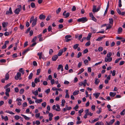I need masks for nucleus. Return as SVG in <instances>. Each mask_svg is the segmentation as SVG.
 <instances>
[{
	"label": "nucleus",
	"instance_id": "nucleus-1",
	"mask_svg": "<svg viewBox=\"0 0 125 125\" xmlns=\"http://www.w3.org/2000/svg\"><path fill=\"white\" fill-rule=\"evenodd\" d=\"M88 20L86 17H83L78 19L77 21L78 22H81L82 23H84Z\"/></svg>",
	"mask_w": 125,
	"mask_h": 125
},
{
	"label": "nucleus",
	"instance_id": "nucleus-2",
	"mask_svg": "<svg viewBox=\"0 0 125 125\" xmlns=\"http://www.w3.org/2000/svg\"><path fill=\"white\" fill-rule=\"evenodd\" d=\"M96 5H94L93 7V12H98L100 10L101 8V5H100L96 9Z\"/></svg>",
	"mask_w": 125,
	"mask_h": 125
},
{
	"label": "nucleus",
	"instance_id": "nucleus-3",
	"mask_svg": "<svg viewBox=\"0 0 125 125\" xmlns=\"http://www.w3.org/2000/svg\"><path fill=\"white\" fill-rule=\"evenodd\" d=\"M21 74L20 72H18L16 75V80H21L22 79V78L21 77Z\"/></svg>",
	"mask_w": 125,
	"mask_h": 125
},
{
	"label": "nucleus",
	"instance_id": "nucleus-4",
	"mask_svg": "<svg viewBox=\"0 0 125 125\" xmlns=\"http://www.w3.org/2000/svg\"><path fill=\"white\" fill-rule=\"evenodd\" d=\"M18 8L16 9V14H18L21 10V5L18 6Z\"/></svg>",
	"mask_w": 125,
	"mask_h": 125
},
{
	"label": "nucleus",
	"instance_id": "nucleus-5",
	"mask_svg": "<svg viewBox=\"0 0 125 125\" xmlns=\"http://www.w3.org/2000/svg\"><path fill=\"white\" fill-rule=\"evenodd\" d=\"M66 11H65L62 14L63 15L65 16L64 18H65L68 17L70 15V13H69L67 12L66 14Z\"/></svg>",
	"mask_w": 125,
	"mask_h": 125
},
{
	"label": "nucleus",
	"instance_id": "nucleus-6",
	"mask_svg": "<svg viewBox=\"0 0 125 125\" xmlns=\"http://www.w3.org/2000/svg\"><path fill=\"white\" fill-rule=\"evenodd\" d=\"M37 21V17H36L34 19V20L33 21L32 23V27H34L36 25Z\"/></svg>",
	"mask_w": 125,
	"mask_h": 125
},
{
	"label": "nucleus",
	"instance_id": "nucleus-7",
	"mask_svg": "<svg viewBox=\"0 0 125 125\" xmlns=\"http://www.w3.org/2000/svg\"><path fill=\"white\" fill-rule=\"evenodd\" d=\"M12 14V12L11 10V7L9 8V10L6 11V14L8 15H9Z\"/></svg>",
	"mask_w": 125,
	"mask_h": 125
},
{
	"label": "nucleus",
	"instance_id": "nucleus-8",
	"mask_svg": "<svg viewBox=\"0 0 125 125\" xmlns=\"http://www.w3.org/2000/svg\"><path fill=\"white\" fill-rule=\"evenodd\" d=\"M72 37L70 35H67L65 36V38L66 39V42H68L70 41L71 39H69V38H71Z\"/></svg>",
	"mask_w": 125,
	"mask_h": 125
},
{
	"label": "nucleus",
	"instance_id": "nucleus-9",
	"mask_svg": "<svg viewBox=\"0 0 125 125\" xmlns=\"http://www.w3.org/2000/svg\"><path fill=\"white\" fill-rule=\"evenodd\" d=\"M112 57H109L107 58L105 57V62H110L112 61Z\"/></svg>",
	"mask_w": 125,
	"mask_h": 125
},
{
	"label": "nucleus",
	"instance_id": "nucleus-10",
	"mask_svg": "<svg viewBox=\"0 0 125 125\" xmlns=\"http://www.w3.org/2000/svg\"><path fill=\"white\" fill-rule=\"evenodd\" d=\"M115 119H113L111 120L109 123H108V122L106 121V122L107 124V125H111L115 122Z\"/></svg>",
	"mask_w": 125,
	"mask_h": 125
},
{
	"label": "nucleus",
	"instance_id": "nucleus-11",
	"mask_svg": "<svg viewBox=\"0 0 125 125\" xmlns=\"http://www.w3.org/2000/svg\"><path fill=\"white\" fill-rule=\"evenodd\" d=\"M58 56L57 55H55L53 56L52 58V60L53 61H55L58 58Z\"/></svg>",
	"mask_w": 125,
	"mask_h": 125
},
{
	"label": "nucleus",
	"instance_id": "nucleus-12",
	"mask_svg": "<svg viewBox=\"0 0 125 125\" xmlns=\"http://www.w3.org/2000/svg\"><path fill=\"white\" fill-rule=\"evenodd\" d=\"M45 15L42 14L40 15L39 18L40 20H44L45 19Z\"/></svg>",
	"mask_w": 125,
	"mask_h": 125
},
{
	"label": "nucleus",
	"instance_id": "nucleus-13",
	"mask_svg": "<svg viewBox=\"0 0 125 125\" xmlns=\"http://www.w3.org/2000/svg\"><path fill=\"white\" fill-rule=\"evenodd\" d=\"M53 115L51 113H50L49 114V120L50 121H51L52 119V117L53 116Z\"/></svg>",
	"mask_w": 125,
	"mask_h": 125
},
{
	"label": "nucleus",
	"instance_id": "nucleus-14",
	"mask_svg": "<svg viewBox=\"0 0 125 125\" xmlns=\"http://www.w3.org/2000/svg\"><path fill=\"white\" fill-rule=\"evenodd\" d=\"M100 94V93H94L93 95L95 96V98L97 99L98 98Z\"/></svg>",
	"mask_w": 125,
	"mask_h": 125
},
{
	"label": "nucleus",
	"instance_id": "nucleus-15",
	"mask_svg": "<svg viewBox=\"0 0 125 125\" xmlns=\"http://www.w3.org/2000/svg\"><path fill=\"white\" fill-rule=\"evenodd\" d=\"M63 51L62 49L60 50L58 52L57 55H58V56H61L63 53Z\"/></svg>",
	"mask_w": 125,
	"mask_h": 125
},
{
	"label": "nucleus",
	"instance_id": "nucleus-16",
	"mask_svg": "<svg viewBox=\"0 0 125 125\" xmlns=\"http://www.w3.org/2000/svg\"><path fill=\"white\" fill-rule=\"evenodd\" d=\"M42 99H40L36 100L35 101V102L37 103H40L41 102H42Z\"/></svg>",
	"mask_w": 125,
	"mask_h": 125
},
{
	"label": "nucleus",
	"instance_id": "nucleus-17",
	"mask_svg": "<svg viewBox=\"0 0 125 125\" xmlns=\"http://www.w3.org/2000/svg\"><path fill=\"white\" fill-rule=\"evenodd\" d=\"M21 115L22 116H23L24 119L27 120H28L30 119V118L29 117L26 116L24 115L23 114H21Z\"/></svg>",
	"mask_w": 125,
	"mask_h": 125
},
{
	"label": "nucleus",
	"instance_id": "nucleus-18",
	"mask_svg": "<svg viewBox=\"0 0 125 125\" xmlns=\"http://www.w3.org/2000/svg\"><path fill=\"white\" fill-rule=\"evenodd\" d=\"M116 93L115 92H110V95L112 97H114L116 94Z\"/></svg>",
	"mask_w": 125,
	"mask_h": 125
},
{
	"label": "nucleus",
	"instance_id": "nucleus-19",
	"mask_svg": "<svg viewBox=\"0 0 125 125\" xmlns=\"http://www.w3.org/2000/svg\"><path fill=\"white\" fill-rule=\"evenodd\" d=\"M92 34L91 33H89L88 34V36L87 37L86 39L88 41L90 40V38L91 37Z\"/></svg>",
	"mask_w": 125,
	"mask_h": 125
},
{
	"label": "nucleus",
	"instance_id": "nucleus-20",
	"mask_svg": "<svg viewBox=\"0 0 125 125\" xmlns=\"http://www.w3.org/2000/svg\"><path fill=\"white\" fill-rule=\"evenodd\" d=\"M30 49L29 48H28L27 49H26L25 50H24L22 52V54H24L25 53H26L29 51H30Z\"/></svg>",
	"mask_w": 125,
	"mask_h": 125
},
{
	"label": "nucleus",
	"instance_id": "nucleus-21",
	"mask_svg": "<svg viewBox=\"0 0 125 125\" xmlns=\"http://www.w3.org/2000/svg\"><path fill=\"white\" fill-rule=\"evenodd\" d=\"M79 93V90L74 91L73 93V94L74 95H75L78 94Z\"/></svg>",
	"mask_w": 125,
	"mask_h": 125
},
{
	"label": "nucleus",
	"instance_id": "nucleus-22",
	"mask_svg": "<svg viewBox=\"0 0 125 125\" xmlns=\"http://www.w3.org/2000/svg\"><path fill=\"white\" fill-rule=\"evenodd\" d=\"M9 72L7 73L5 76V79L6 80H7L9 78Z\"/></svg>",
	"mask_w": 125,
	"mask_h": 125
},
{
	"label": "nucleus",
	"instance_id": "nucleus-23",
	"mask_svg": "<svg viewBox=\"0 0 125 125\" xmlns=\"http://www.w3.org/2000/svg\"><path fill=\"white\" fill-rule=\"evenodd\" d=\"M19 72L21 73L22 75H23L24 73V70H23L22 68H20L19 70Z\"/></svg>",
	"mask_w": 125,
	"mask_h": 125
},
{
	"label": "nucleus",
	"instance_id": "nucleus-24",
	"mask_svg": "<svg viewBox=\"0 0 125 125\" xmlns=\"http://www.w3.org/2000/svg\"><path fill=\"white\" fill-rule=\"evenodd\" d=\"M33 76V73H31L28 76V77L29 79L31 80V79Z\"/></svg>",
	"mask_w": 125,
	"mask_h": 125
},
{
	"label": "nucleus",
	"instance_id": "nucleus-25",
	"mask_svg": "<svg viewBox=\"0 0 125 125\" xmlns=\"http://www.w3.org/2000/svg\"><path fill=\"white\" fill-rule=\"evenodd\" d=\"M109 23L110 24L113 25V20L112 18H111L109 19Z\"/></svg>",
	"mask_w": 125,
	"mask_h": 125
},
{
	"label": "nucleus",
	"instance_id": "nucleus-26",
	"mask_svg": "<svg viewBox=\"0 0 125 125\" xmlns=\"http://www.w3.org/2000/svg\"><path fill=\"white\" fill-rule=\"evenodd\" d=\"M8 23L5 22H3L2 23V26L3 28L6 27Z\"/></svg>",
	"mask_w": 125,
	"mask_h": 125
},
{
	"label": "nucleus",
	"instance_id": "nucleus-27",
	"mask_svg": "<svg viewBox=\"0 0 125 125\" xmlns=\"http://www.w3.org/2000/svg\"><path fill=\"white\" fill-rule=\"evenodd\" d=\"M95 84H98L99 83L100 81L99 79H98L97 78H95Z\"/></svg>",
	"mask_w": 125,
	"mask_h": 125
},
{
	"label": "nucleus",
	"instance_id": "nucleus-28",
	"mask_svg": "<svg viewBox=\"0 0 125 125\" xmlns=\"http://www.w3.org/2000/svg\"><path fill=\"white\" fill-rule=\"evenodd\" d=\"M56 107L57 109H56V111H59L61 110L60 108V107L59 105L58 104H56Z\"/></svg>",
	"mask_w": 125,
	"mask_h": 125
},
{
	"label": "nucleus",
	"instance_id": "nucleus-29",
	"mask_svg": "<svg viewBox=\"0 0 125 125\" xmlns=\"http://www.w3.org/2000/svg\"><path fill=\"white\" fill-rule=\"evenodd\" d=\"M37 55H38L39 57V59L40 60L41 58H42V52H38L37 53Z\"/></svg>",
	"mask_w": 125,
	"mask_h": 125
},
{
	"label": "nucleus",
	"instance_id": "nucleus-30",
	"mask_svg": "<svg viewBox=\"0 0 125 125\" xmlns=\"http://www.w3.org/2000/svg\"><path fill=\"white\" fill-rule=\"evenodd\" d=\"M32 93L35 95H38V92L37 90H36L35 91H32Z\"/></svg>",
	"mask_w": 125,
	"mask_h": 125
},
{
	"label": "nucleus",
	"instance_id": "nucleus-31",
	"mask_svg": "<svg viewBox=\"0 0 125 125\" xmlns=\"http://www.w3.org/2000/svg\"><path fill=\"white\" fill-rule=\"evenodd\" d=\"M122 29L121 27H119L118 29V33L119 34L121 32H122Z\"/></svg>",
	"mask_w": 125,
	"mask_h": 125
},
{
	"label": "nucleus",
	"instance_id": "nucleus-32",
	"mask_svg": "<svg viewBox=\"0 0 125 125\" xmlns=\"http://www.w3.org/2000/svg\"><path fill=\"white\" fill-rule=\"evenodd\" d=\"M79 44H77L74 45L73 46V48L74 50L76 49L79 46Z\"/></svg>",
	"mask_w": 125,
	"mask_h": 125
},
{
	"label": "nucleus",
	"instance_id": "nucleus-33",
	"mask_svg": "<svg viewBox=\"0 0 125 125\" xmlns=\"http://www.w3.org/2000/svg\"><path fill=\"white\" fill-rule=\"evenodd\" d=\"M84 71V69L83 68H81L80 69V71L77 74V75H79L82 73Z\"/></svg>",
	"mask_w": 125,
	"mask_h": 125
},
{
	"label": "nucleus",
	"instance_id": "nucleus-34",
	"mask_svg": "<svg viewBox=\"0 0 125 125\" xmlns=\"http://www.w3.org/2000/svg\"><path fill=\"white\" fill-rule=\"evenodd\" d=\"M112 53L111 52H109L107 53V57L108 58L109 57H111V56H112Z\"/></svg>",
	"mask_w": 125,
	"mask_h": 125
},
{
	"label": "nucleus",
	"instance_id": "nucleus-35",
	"mask_svg": "<svg viewBox=\"0 0 125 125\" xmlns=\"http://www.w3.org/2000/svg\"><path fill=\"white\" fill-rule=\"evenodd\" d=\"M107 107L108 108V110L109 111H112V110L111 109V106L110 105L108 104L107 105Z\"/></svg>",
	"mask_w": 125,
	"mask_h": 125
},
{
	"label": "nucleus",
	"instance_id": "nucleus-36",
	"mask_svg": "<svg viewBox=\"0 0 125 125\" xmlns=\"http://www.w3.org/2000/svg\"><path fill=\"white\" fill-rule=\"evenodd\" d=\"M65 102V100L64 99H62V104H61V105L62 106H63L64 105Z\"/></svg>",
	"mask_w": 125,
	"mask_h": 125
},
{
	"label": "nucleus",
	"instance_id": "nucleus-37",
	"mask_svg": "<svg viewBox=\"0 0 125 125\" xmlns=\"http://www.w3.org/2000/svg\"><path fill=\"white\" fill-rule=\"evenodd\" d=\"M40 82V80L39 79H38L37 78H36L34 80V82L35 83H37L38 82Z\"/></svg>",
	"mask_w": 125,
	"mask_h": 125
},
{
	"label": "nucleus",
	"instance_id": "nucleus-38",
	"mask_svg": "<svg viewBox=\"0 0 125 125\" xmlns=\"http://www.w3.org/2000/svg\"><path fill=\"white\" fill-rule=\"evenodd\" d=\"M31 7L32 8H34L35 7V4L33 2L31 3Z\"/></svg>",
	"mask_w": 125,
	"mask_h": 125
},
{
	"label": "nucleus",
	"instance_id": "nucleus-39",
	"mask_svg": "<svg viewBox=\"0 0 125 125\" xmlns=\"http://www.w3.org/2000/svg\"><path fill=\"white\" fill-rule=\"evenodd\" d=\"M52 29V26H49L48 27L47 29L49 32H50V31L52 32V31H51Z\"/></svg>",
	"mask_w": 125,
	"mask_h": 125
},
{
	"label": "nucleus",
	"instance_id": "nucleus-40",
	"mask_svg": "<svg viewBox=\"0 0 125 125\" xmlns=\"http://www.w3.org/2000/svg\"><path fill=\"white\" fill-rule=\"evenodd\" d=\"M99 119L98 118H97L95 119H94L92 121H91V123H93L94 122L98 121L99 120Z\"/></svg>",
	"mask_w": 125,
	"mask_h": 125
},
{
	"label": "nucleus",
	"instance_id": "nucleus-41",
	"mask_svg": "<svg viewBox=\"0 0 125 125\" xmlns=\"http://www.w3.org/2000/svg\"><path fill=\"white\" fill-rule=\"evenodd\" d=\"M63 66H62V64H59L58 65V66L57 68V69L58 70H59L61 68V69L62 68H63Z\"/></svg>",
	"mask_w": 125,
	"mask_h": 125
},
{
	"label": "nucleus",
	"instance_id": "nucleus-42",
	"mask_svg": "<svg viewBox=\"0 0 125 125\" xmlns=\"http://www.w3.org/2000/svg\"><path fill=\"white\" fill-rule=\"evenodd\" d=\"M111 73H112V75L113 76H114L115 75V72H116L115 70H113V72L112 73V71H111Z\"/></svg>",
	"mask_w": 125,
	"mask_h": 125
},
{
	"label": "nucleus",
	"instance_id": "nucleus-43",
	"mask_svg": "<svg viewBox=\"0 0 125 125\" xmlns=\"http://www.w3.org/2000/svg\"><path fill=\"white\" fill-rule=\"evenodd\" d=\"M41 105L44 108L45 107L46 105V102H44Z\"/></svg>",
	"mask_w": 125,
	"mask_h": 125
},
{
	"label": "nucleus",
	"instance_id": "nucleus-44",
	"mask_svg": "<svg viewBox=\"0 0 125 125\" xmlns=\"http://www.w3.org/2000/svg\"><path fill=\"white\" fill-rule=\"evenodd\" d=\"M83 85L84 87H85L86 86V84L87 83V80L86 79L84 80L83 81Z\"/></svg>",
	"mask_w": 125,
	"mask_h": 125
},
{
	"label": "nucleus",
	"instance_id": "nucleus-45",
	"mask_svg": "<svg viewBox=\"0 0 125 125\" xmlns=\"http://www.w3.org/2000/svg\"><path fill=\"white\" fill-rule=\"evenodd\" d=\"M118 3V6L119 7H121L122 6L121 0H119Z\"/></svg>",
	"mask_w": 125,
	"mask_h": 125
},
{
	"label": "nucleus",
	"instance_id": "nucleus-46",
	"mask_svg": "<svg viewBox=\"0 0 125 125\" xmlns=\"http://www.w3.org/2000/svg\"><path fill=\"white\" fill-rule=\"evenodd\" d=\"M61 9L60 8H58V9L56 10V12L57 14H58L61 11Z\"/></svg>",
	"mask_w": 125,
	"mask_h": 125
},
{
	"label": "nucleus",
	"instance_id": "nucleus-47",
	"mask_svg": "<svg viewBox=\"0 0 125 125\" xmlns=\"http://www.w3.org/2000/svg\"><path fill=\"white\" fill-rule=\"evenodd\" d=\"M90 41H89L87 42L85 44V46H89L90 44Z\"/></svg>",
	"mask_w": 125,
	"mask_h": 125
},
{
	"label": "nucleus",
	"instance_id": "nucleus-48",
	"mask_svg": "<svg viewBox=\"0 0 125 125\" xmlns=\"http://www.w3.org/2000/svg\"><path fill=\"white\" fill-rule=\"evenodd\" d=\"M24 92V90L23 89H21L20 90L19 93L20 94H22Z\"/></svg>",
	"mask_w": 125,
	"mask_h": 125
},
{
	"label": "nucleus",
	"instance_id": "nucleus-49",
	"mask_svg": "<svg viewBox=\"0 0 125 125\" xmlns=\"http://www.w3.org/2000/svg\"><path fill=\"white\" fill-rule=\"evenodd\" d=\"M41 72V69H39L37 70L36 75H38Z\"/></svg>",
	"mask_w": 125,
	"mask_h": 125
},
{
	"label": "nucleus",
	"instance_id": "nucleus-50",
	"mask_svg": "<svg viewBox=\"0 0 125 125\" xmlns=\"http://www.w3.org/2000/svg\"><path fill=\"white\" fill-rule=\"evenodd\" d=\"M40 113H38L37 114H36L35 115V116L36 118H38L40 116Z\"/></svg>",
	"mask_w": 125,
	"mask_h": 125
},
{
	"label": "nucleus",
	"instance_id": "nucleus-51",
	"mask_svg": "<svg viewBox=\"0 0 125 125\" xmlns=\"http://www.w3.org/2000/svg\"><path fill=\"white\" fill-rule=\"evenodd\" d=\"M6 112L7 113H9L11 115H14L15 114L13 112L10 111H6Z\"/></svg>",
	"mask_w": 125,
	"mask_h": 125
},
{
	"label": "nucleus",
	"instance_id": "nucleus-52",
	"mask_svg": "<svg viewBox=\"0 0 125 125\" xmlns=\"http://www.w3.org/2000/svg\"><path fill=\"white\" fill-rule=\"evenodd\" d=\"M82 55V53L81 52H79L77 55V58H79Z\"/></svg>",
	"mask_w": 125,
	"mask_h": 125
},
{
	"label": "nucleus",
	"instance_id": "nucleus-53",
	"mask_svg": "<svg viewBox=\"0 0 125 125\" xmlns=\"http://www.w3.org/2000/svg\"><path fill=\"white\" fill-rule=\"evenodd\" d=\"M103 48L102 47H99L98 50L99 52L103 50Z\"/></svg>",
	"mask_w": 125,
	"mask_h": 125
},
{
	"label": "nucleus",
	"instance_id": "nucleus-54",
	"mask_svg": "<svg viewBox=\"0 0 125 125\" xmlns=\"http://www.w3.org/2000/svg\"><path fill=\"white\" fill-rule=\"evenodd\" d=\"M37 39V37L36 36L35 37L32 39L31 41L32 42H34L36 41Z\"/></svg>",
	"mask_w": 125,
	"mask_h": 125
},
{
	"label": "nucleus",
	"instance_id": "nucleus-55",
	"mask_svg": "<svg viewBox=\"0 0 125 125\" xmlns=\"http://www.w3.org/2000/svg\"><path fill=\"white\" fill-rule=\"evenodd\" d=\"M125 114V109L123 110L120 113L121 115H124Z\"/></svg>",
	"mask_w": 125,
	"mask_h": 125
},
{
	"label": "nucleus",
	"instance_id": "nucleus-56",
	"mask_svg": "<svg viewBox=\"0 0 125 125\" xmlns=\"http://www.w3.org/2000/svg\"><path fill=\"white\" fill-rule=\"evenodd\" d=\"M63 27V25L62 24H60L58 25V28L59 29H61Z\"/></svg>",
	"mask_w": 125,
	"mask_h": 125
},
{
	"label": "nucleus",
	"instance_id": "nucleus-57",
	"mask_svg": "<svg viewBox=\"0 0 125 125\" xmlns=\"http://www.w3.org/2000/svg\"><path fill=\"white\" fill-rule=\"evenodd\" d=\"M95 106L94 105H92L91 106V109L93 111H94L95 110Z\"/></svg>",
	"mask_w": 125,
	"mask_h": 125
},
{
	"label": "nucleus",
	"instance_id": "nucleus-58",
	"mask_svg": "<svg viewBox=\"0 0 125 125\" xmlns=\"http://www.w3.org/2000/svg\"><path fill=\"white\" fill-rule=\"evenodd\" d=\"M50 92V88H48L46 90L45 92V93L47 94H48Z\"/></svg>",
	"mask_w": 125,
	"mask_h": 125
},
{
	"label": "nucleus",
	"instance_id": "nucleus-59",
	"mask_svg": "<svg viewBox=\"0 0 125 125\" xmlns=\"http://www.w3.org/2000/svg\"><path fill=\"white\" fill-rule=\"evenodd\" d=\"M27 106V104L26 102H24L22 104V106L23 107H25Z\"/></svg>",
	"mask_w": 125,
	"mask_h": 125
},
{
	"label": "nucleus",
	"instance_id": "nucleus-60",
	"mask_svg": "<svg viewBox=\"0 0 125 125\" xmlns=\"http://www.w3.org/2000/svg\"><path fill=\"white\" fill-rule=\"evenodd\" d=\"M10 92V88H7L6 89V92Z\"/></svg>",
	"mask_w": 125,
	"mask_h": 125
},
{
	"label": "nucleus",
	"instance_id": "nucleus-61",
	"mask_svg": "<svg viewBox=\"0 0 125 125\" xmlns=\"http://www.w3.org/2000/svg\"><path fill=\"white\" fill-rule=\"evenodd\" d=\"M125 63L124 61H121L119 63V65H123Z\"/></svg>",
	"mask_w": 125,
	"mask_h": 125
},
{
	"label": "nucleus",
	"instance_id": "nucleus-62",
	"mask_svg": "<svg viewBox=\"0 0 125 125\" xmlns=\"http://www.w3.org/2000/svg\"><path fill=\"white\" fill-rule=\"evenodd\" d=\"M35 124L37 125H39L40 124V122L38 120H36L35 122Z\"/></svg>",
	"mask_w": 125,
	"mask_h": 125
},
{
	"label": "nucleus",
	"instance_id": "nucleus-63",
	"mask_svg": "<svg viewBox=\"0 0 125 125\" xmlns=\"http://www.w3.org/2000/svg\"><path fill=\"white\" fill-rule=\"evenodd\" d=\"M65 69L66 70H68L69 69V66L68 64H66L65 67Z\"/></svg>",
	"mask_w": 125,
	"mask_h": 125
},
{
	"label": "nucleus",
	"instance_id": "nucleus-64",
	"mask_svg": "<svg viewBox=\"0 0 125 125\" xmlns=\"http://www.w3.org/2000/svg\"><path fill=\"white\" fill-rule=\"evenodd\" d=\"M11 84L10 83H9L8 84H7V85H6V86H5L4 87V89H5L6 88H7Z\"/></svg>",
	"mask_w": 125,
	"mask_h": 125
}]
</instances>
